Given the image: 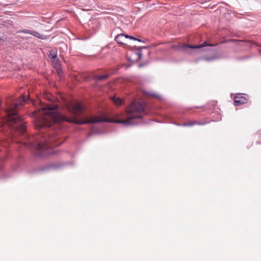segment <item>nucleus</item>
<instances>
[{"label":"nucleus","instance_id":"obj_1","mask_svg":"<svg viewBox=\"0 0 261 261\" xmlns=\"http://www.w3.org/2000/svg\"><path fill=\"white\" fill-rule=\"evenodd\" d=\"M146 103L140 101H133L126 110L125 119H109L102 116H96L87 118L84 120H79L76 123L80 124L95 123L101 122H113L123 123L126 125L134 124V120L140 118L145 111Z\"/></svg>","mask_w":261,"mask_h":261},{"label":"nucleus","instance_id":"obj_2","mask_svg":"<svg viewBox=\"0 0 261 261\" xmlns=\"http://www.w3.org/2000/svg\"><path fill=\"white\" fill-rule=\"evenodd\" d=\"M58 139L56 135H46L42 132L35 136L30 137L28 142L22 143L27 147L33 148L36 155L45 156L51 153L52 147L58 145L56 143Z\"/></svg>","mask_w":261,"mask_h":261},{"label":"nucleus","instance_id":"obj_3","mask_svg":"<svg viewBox=\"0 0 261 261\" xmlns=\"http://www.w3.org/2000/svg\"><path fill=\"white\" fill-rule=\"evenodd\" d=\"M42 116L37 120L36 126L38 128L50 127L54 123H60L64 121L71 122L72 119L58 113L55 108L47 105L43 108Z\"/></svg>","mask_w":261,"mask_h":261},{"label":"nucleus","instance_id":"obj_4","mask_svg":"<svg viewBox=\"0 0 261 261\" xmlns=\"http://www.w3.org/2000/svg\"><path fill=\"white\" fill-rule=\"evenodd\" d=\"M19 103H14L11 107L9 108L8 112V121L10 125H13L14 128H16L21 134H23L26 130V126L24 122L23 121V118L17 115L16 112L19 105L23 106L26 101V98L24 95H22L19 98Z\"/></svg>","mask_w":261,"mask_h":261},{"label":"nucleus","instance_id":"obj_5","mask_svg":"<svg viewBox=\"0 0 261 261\" xmlns=\"http://www.w3.org/2000/svg\"><path fill=\"white\" fill-rule=\"evenodd\" d=\"M127 38H129L132 40H137L139 42H141V40H140L139 39H137L135 37H132V36H129L127 35H124L123 34H120L117 35V36H116V37L115 38V40L119 44H126L125 40H126V39H127Z\"/></svg>","mask_w":261,"mask_h":261},{"label":"nucleus","instance_id":"obj_6","mask_svg":"<svg viewBox=\"0 0 261 261\" xmlns=\"http://www.w3.org/2000/svg\"><path fill=\"white\" fill-rule=\"evenodd\" d=\"M72 111L75 115H80L83 112L84 107L80 102H75L71 105Z\"/></svg>","mask_w":261,"mask_h":261},{"label":"nucleus","instance_id":"obj_7","mask_svg":"<svg viewBox=\"0 0 261 261\" xmlns=\"http://www.w3.org/2000/svg\"><path fill=\"white\" fill-rule=\"evenodd\" d=\"M49 57L53 59L55 67L57 69L60 68V62L57 57V50L56 49H51L49 52Z\"/></svg>","mask_w":261,"mask_h":261},{"label":"nucleus","instance_id":"obj_8","mask_svg":"<svg viewBox=\"0 0 261 261\" xmlns=\"http://www.w3.org/2000/svg\"><path fill=\"white\" fill-rule=\"evenodd\" d=\"M247 101V99L241 94H238L234 96V104L236 106L246 103Z\"/></svg>","mask_w":261,"mask_h":261},{"label":"nucleus","instance_id":"obj_9","mask_svg":"<svg viewBox=\"0 0 261 261\" xmlns=\"http://www.w3.org/2000/svg\"><path fill=\"white\" fill-rule=\"evenodd\" d=\"M215 45H216V44L207 43L206 41H205L199 45H187V46L191 48H199L204 46H214Z\"/></svg>","mask_w":261,"mask_h":261},{"label":"nucleus","instance_id":"obj_10","mask_svg":"<svg viewBox=\"0 0 261 261\" xmlns=\"http://www.w3.org/2000/svg\"><path fill=\"white\" fill-rule=\"evenodd\" d=\"M204 123H200L197 121H191L182 124L184 126H191L194 125H203Z\"/></svg>","mask_w":261,"mask_h":261},{"label":"nucleus","instance_id":"obj_11","mask_svg":"<svg viewBox=\"0 0 261 261\" xmlns=\"http://www.w3.org/2000/svg\"><path fill=\"white\" fill-rule=\"evenodd\" d=\"M134 55L136 56V58H132L130 57V60L133 62L137 61L138 60H139V59H140L141 58L142 54H141V53L140 51H136L134 54Z\"/></svg>","mask_w":261,"mask_h":261},{"label":"nucleus","instance_id":"obj_12","mask_svg":"<svg viewBox=\"0 0 261 261\" xmlns=\"http://www.w3.org/2000/svg\"><path fill=\"white\" fill-rule=\"evenodd\" d=\"M112 100L115 105L120 106L123 103V100L119 98L112 97Z\"/></svg>","mask_w":261,"mask_h":261},{"label":"nucleus","instance_id":"obj_13","mask_svg":"<svg viewBox=\"0 0 261 261\" xmlns=\"http://www.w3.org/2000/svg\"><path fill=\"white\" fill-rule=\"evenodd\" d=\"M108 76L109 75L108 74H103V75H96L95 78V80H96L102 81V80L107 79L108 77Z\"/></svg>","mask_w":261,"mask_h":261},{"label":"nucleus","instance_id":"obj_14","mask_svg":"<svg viewBox=\"0 0 261 261\" xmlns=\"http://www.w3.org/2000/svg\"><path fill=\"white\" fill-rule=\"evenodd\" d=\"M31 35L38 38H41L42 35L38 32L36 31H32V33H31Z\"/></svg>","mask_w":261,"mask_h":261},{"label":"nucleus","instance_id":"obj_15","mask_svg":"<svg viewBox=\"0 0 261 261\" xmlns=\"http://www.w3.org/2000/svg\"><path fill=\"white\" fill-rule=\"evenodd\" d=\"M20 32L24 33L25 34H31V33H32V31L30 30H23L20 31Z\"/></svg>","mask_w":261,"mask_h":261},{"label":"nucleus","instance_id":"obj_16","mask_svg":"<svg viewBox=\"0 0 261 261\" xmlns=\"http://www.w3.org/2000/svg\"><path fill=\"white\" fill-rule=\"evenodd\" d=\"M229 41H230V40L224 41L221 42V43H225V42H229Z\"/></svg>","mask_w":261,"mask_h":261},{"label":"nucleus","instance_id":"obj_17","mask_svg":"<svg viewBox=\"0 0 261 261\" xmlns=\"http://www.w3.org/2000/svg\"><path fill=\"white\" fill-rule=\"evenodd\" d=\"M1 102H1V100H0V105H1Z\"/></svg>","mask_w":261,"mask_h":261}]
</instances>
